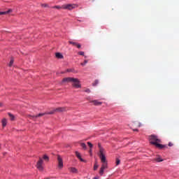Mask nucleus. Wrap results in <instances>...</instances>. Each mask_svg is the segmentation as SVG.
<instances>
[{
	"instance_id": "7",
	"label": "nucleus",
	"mask_w": 179,
	"mask_h": 179,
	"mask_svg": "<svg viewBox=\"0 0 179 179\" xmlns=\"http://www.w3.org/2000/svg\"><path fill=\"white\" fill-rule=\"evenodd\" d=\"M73 78L68 77V78H64L62 80V83H72L73 82Z\"/></svg>"
},
{
	"instance_id": "36",
	"label": "nucleus",
	"mask_w": 179,
	"mask_h": 179,
	"mask_svg": "<svg viewBox=\"0 0 179 179\" xmlns=\"http://www.w3.org/2000/svg\"><path fill=\"white\" fill-rule=\"evenodd\" d=\"M0 106H1V103H0Z\"/></svg>"
},
{
	"instance_id": "5",
	"label": "nucleus",
	"mask_w": 179,
	"mask_h": 179,
	"mask_svg": "<svg viewBox=\"0 0 179 179\" xmlns=\"http://www.w3.org/2000/svg\"><path fill=\"white\" fill-rule=\"evenodd\" d=\"M150 141L152 145H153V142H156L157 143L162 142V140H160L157 136L154 134L150 136Z\"/></svg>"
},
{
	"instance_id": "29",
	"label": "nucleus",
	"mask_w": 179,
	"mask_h": 179,
	"mask_svg": "<svg viewBox=\"0 0 179 179\" xmlns=\"http://www.w3.org/2000/svg\"><path fill=\"white\" fill-rule=\"evenodd\" d=\"M42 6L43 8H47V6H48V5L45 3V4H42Z\"/></svg>"
},
{
	"instance_id": "1",
	"label": "nucleus",
	"mask_w": 179,
	"mask_h": 179,
	"mask_svg": "<svg viewBox=\"0 0 179 179\" xmlns=\"http://www.w3.org/2000/svg\"><path fill=\"white\" fill-rule=\"evenodd\" d=\"M99 157L101 159V162L102 163L101 167L99 171L100 176H103L104 174V170L107 169V159L106 158V155H104V149H103L100 144H99Z\"/></svg>"
},
{
	"instance_id": "34",
	"label": "nucleus",
	"mask_w": 179,
	"mask_h": 179,
	"mask_svg": "<svg viewBox=\"0 0 179 179\" xmlns=\"http://www.w3.org/2000/svg\"><path fill=\"white\" fill-rule=\"evenodd\" d=\"M134 131H138V129H134Z\"/></svg>"
},
{
	"instance_id": "4",
	"label": "nucleus",
	"mask_w": 179,
	"mask_h": 179,
	"mask_svg": "<svg viewBox=\"0 0 179 179\" xmlns=\"http://www.w3.org/2000/svg\"><path fill=\"white\" fill-rule=\"evenodd\" d=\"M62 9H67L68 10H72V9H75V8H78V5L76 4H64L62 6Z\"/></svg>"
},
{
	"instance_id": "32",
	"label": "nucleus",
	"mask_w": 179,
	"mask_h": 179,
	"mask_svg": "<svg viewBox=\"0 0 179 179\" xmlns=\"http://www.w3.org/2000/svg\"><path fill=\"white\" fill-rule=\"evenodd\" d=\"M85 92H86L87 93H89V92H90V90H86Z\"/></svg>"
},
{
	"instance_id": "9",
	"label": "nucleus",
	"mask_w": 179,
	"mask_h": 179,
	"mask_svg": "<svg viewBox=\"0 0 179 179\" xmlns=\"http://www.w3.org/2000/svg\"><path fill=\"white\" fill-rule=\"evenodd\" d=\"M153 145H155L157 148H159V149H163L164 148H167V145L160 144L159 143L153 142Z\"/></svg>"
},
{
	"instance_id": "13",
	"label": "nucleus",
	"mask_w": 179,
	"mask_h": 179,
	"mask_svg": "<svg viewBox=\"0 0 179 179\" xmlns=\"http://www.w3.org/2000/svg\"><path fill=\"white\" fill-rule=\"evenodd\" d=\"M92 103H93L94 106H101L102 103L99 101H92Z\"/></svg>"
},
{
	"instance_id": "22",
	"label": "nucleus",
	"mask_w": 179,
	"mask_h": 179,
	"mask_svg": "<svg viewBox=\"0 0 179 179\" xmlns=\"http://www.w3.org/2000/svg\"><path fill=\"white\" fill-rule=\"evenodd\" d=\"M13 62H14L13 59H11L8 64V66H12V65H13Z\"/></svg>"
},
{
	"instance_id": "17",
	"label": "nucleus",
	"mask_w": 179,
	"mask_h": 179,
	"mask_svg": "<svg viewBox=\"0 0 179 179\" xmlns=\"http://www.w3.org/2000/svg\"><path fill=\"white\" fill-rule=\"evenodd\" d=\"M80 146L84 149V150H86V144H85V143H81Z\"/></svg>"
},
{
	"instance_id": "21",
	"label": "nucleus",
	"mask_w": 179,
	"mask_h": 179,
	"mask_svg": "<svg viewBox=\"0 0 179 179\" xmlns=\"http://www.w3.org/2000/svg\"><path fill=\"white\" fill-rule=\"evenodd\" d=\"M69 44H72V45H78V43L73 42V41H69Z\"/></svg>"
},
{
	"instance_id": "6",
	"label": "nucleus",
	"mask_w": 179,
	"mask_h": 179,
	"mask_svg": "<svg viewBox=\"0 0 179 179\" xmlns=\"http://www.w3.org/2000/svg\"><path fill=\"white\" fill-rule=\"evenodd\" d=\"M43 159L40 158L36 164V167L39 170V171H43Z\"/></svg>"
},
{
	"instance_id": "27",
	"label": "nucleus",
	"mask_w": 179,
	"mask_h": 179,
	"mask_svg": "<svg viewBox=\"0 0 179 179\" xmlns=\"http://www.w3.org/2000/svg\"><path fill=\"white\" fill-rule=\"evenodd\" d=\"M98 167H99V165L95 164L94 166V170H97Z\"/></svg>"
},
{
	"instance_id": "24",
	"label": "nucleus",
	"mask_w": 179,
	"mask_h": 179,
	"mask_svg": "<svg viewBox=\"0 0 179 179\" xmlns=\"http://www.w3.org/2000/svg\"><path fill=\"white\" fill-rule=\"evenodd\" d=\"M52 8L55 9H62V6L61 7L59 6H53Z\"/></svg>"
},
{
	"instance_id": "25",
	"label": "nucleus",
	"mask_w": 179,
	"mask_h": 179,
	"mask_svg": "<svg viewBox=\"0 0 179 179\" xmlns=\"http://www.w3.org/2000/svg\"><path fill=\"white\" fill-rule=\"evenodd\" d=\"M43 159H44V160H46L47 162H48V160H49L48 156L44 155V156H43Z\"/></svg>"
},
{
	"instance_id": "26",
	"label": "nucleus",
	"mask_w": 179,
	"mask_h": 179,
	"mask_svg": "<svg viewBox=\"0 0 179 179\" xmlns=\"http://www.w3.org/2000/svg\"><path fill=\"white\" fill-rule=\"evenodd\" d=\"M78 55H82V56L85 55V52H82V51L78 52Z\"/></svg>"
},
{
	"instance_id": "14",
	"label": "nucleus",
	"mask_w": 179,
	"mask_h": 179,
	"mask_svg": "<svg viewBox=\"0 0 179 179\" xmlns=\"http://www.w3.org/2000/svg\"><path fill=\"white\" fill-rule=\"evenodd\" d=\"M70 171L71 173H78V169H76V168L71 167V168H70Z\"/></svg>"
},
{
	"instance_id": "18",
	"label": "nucleus",
	"mask_w": 179,
	"mask_h": 179,
	"mask_svg": "<svg viewBox=\"0 0 179 179\" xmlns=\"http://www.w3.org/2000/svg\"><path fill=\"white\" fill-rule=\"evenodd\" d=\"M87 62H89V60H85L84 62L81 63L80 65L82 66H85L86 64H87Z\"/></svg>"
},
{
	"instance_id": "23",
	"label": "nucleus",
	"mask_w": 179,
	"mask_h": 179,
	"mask_svg": "<svg viewBox=\"0 0 179 179\" xmlns=\"http://www.w3.org/2000/svg\"><path fill=\"white\" fill-rule=\"evenodd\" d=\"M120 163H121V161L120 160V159L117 158L116 159V166H118L120 164Z\"/></svg>"
},
{
	"instance_id": "31",
	"label": "nucleus",
	"mask_w": 179,
	"mask_h": 179,
	"mask_svg": "<svg viewBox=\"0 0 179 179\" xmlns=\"http://www.w3.org/2000/svg\"><path fill=\"white\" fill-rule=\"evenodd\" d=\"M169 146H173V143H169Z\"/></svg>"
},
{
	"instance_id": "3",
	"label": "nucleus",
	"mask_w": 179,
	"mask_h": 179,
	"mask_svg": "<svg viewBox=\"0 0 179 179\" xmlns=\"http://www.w3.org/2000/svg\"><path fill=\"white\" fill-rule=\"evenodd\" d=\"M71 83L73 87H75V89H80V87H82L80 81L78 78H73V82Z\"/></svg>"
},
{
	"instance_id": "33",
	"label": "nucleus",
	"mask_w": 179,
	"mask_h": 179,
	"mask_svg": "<svg viewBox=\"0 0 179 179\" xmlns=\"http://www.w3.org/2000/svg\"><path fill=\"white\" fill-rule=\"evenodd\" d=\"M88 146H90V142H87Z\"/></svg>"
},
{
	"instance_id": "15",
	"label": "nucleus",
	"mask_w": 179,
	"mask_h": 179,
	"mask_svg": "<svg viewBox=\"0 0 179 179\" xmlns=\"http://www.w3.org/2000/svg\"><path fill=\"white\" fill-rule=\"evenodd\" d=\"M155 162H157V163H160V162H163V159H162L160 157H158L154 159Z\"/></svg>"
},
{
	"instance_id": "28",
	"label": "nucleus",
	"mask_w": 179,
	"mask_h": 179,
	"mask_svg": "<svg viewBox=\"0 0 179 179\" xmlns=\"http://www.w3.org/2000/svg\"><path fill=\"white\" fill-rule=\"evenodd\" d=\"M76 47H77V48H80L81 47L80 43H78Z\"/></svg>"
},
{
	"instance_id": "16",
	"label": "nucleus",
	"mask_w": 179,
	"mask_h": 179,
	"mask_svg": "<svg viewBox=\"0 0 179 179\" xmlns=\"http://www.w3.org/2000/svg\"><path fill=\"white\" fill-rule=\"evenodd\" d=\"M10 12H12L11 9L8 10V11L0 12V15H6L8 13H10Z\"/></svg>"
},
{
	"instance_id": "10",
	"label": "nucleus",
	"mask_w": 179,
	"mask_h": 179,
	"mask_svg": "<svg viewBox=\"0 0 179 179\" xmlns=\"http://www.w3.org/2000/svg\"><path fill=\"white\" fill-rule=\"evenodd\" d=\"M76 156L78 157V159H79V160H80V162H85V160H83L82 157L80 156V153H79V152H76Z\"/></svg>"
},
{
	"instance_id": "12",
	"label": "nucleus",
	"mask_w": 179,
	"mask_h": 179,
	"mask_svg": "<svg viewBox=\"0 0 179 179\" xmlns=\"http://www.w3.org/2000/svg\"><path fill=\"white\" fill-rule=\"evenodd\" d=\"M1 122H2V127L3 128H5V127H6V124H8V121L6 120V118H3L2 120H1Z\"/></svg>"
},
{
	"instance_id": "19",
	"label": "nucleus",
	"mask_w": 179,
	"mask_h": 179,
	"mask_svg": "<svg viewBox=\"0 0 179 179\" xmlns=\"http://www.w3.org/2000/svg\"><path fill=\"white\" fill-rule=\"evenodd\" d=\"M8 115H9L11 121H13V120H15V116L13 115H12L11 113H8Z\"/></svg>"
},
{
	"instance_id": "20",
	"label": "nucleus",
	"mask_w": 179,
	"mask_h": 179,
	"mask_svg": "<svg viewBox=\"0 0 179 179\" xmlns=\"http://www.w3.org/2000/svg\"><path fill=\"white\" fill-rule=\"evenodd\" d=\"M99 85V80H95L94 82L92 83V86H97Z\"/></svg>"
},
{
	"instance_id": "35",
	"label": "nucleus",
	"mask_w": 179,
	"mask_h": 179,
	"mask_svg": "<svg viewBox=\"0 0 179 179\" xmlns=\"http://www.w3.org/2000/svg\"><path fill=\"white\" fill-rule=\"evenodd\" d=\"M93 147V144H90V148H92Z\"/></svg>"
},
{
	"instance_id": "30",
	"label": "nucleus",
	"mask_w": 179,
	"mask_h": 179,
	"mask_svg": "<svg viewBox=\"0 0 179 179\" xmlns=\"http://www.w3.org/2000/svg\"><path fill=\"white\" fill-rule=\"evenodd\" d=\"M67 72H72V69H67Z\"/></svg>"
},
{
	"instance_id": "2",
	"label": "nucleus",
	"mask_w": 179,
	"mask_h": 179,
	"mask_svg": "<svg viewBox=\"0 0 179 179\" xmlns=\"http://www.w3.org/2000/svg\"><path fill=\"white\" fill-rule=\"evenodd\" d=\"M64 111H66V108H57L53 109L52 110L50 111L49 113H39L37 115L31 116L30 115H28L30 118H37L38 117H43V115H45L46 114H55V113H64Z\"/></svg>"
},
{
	"instance_id": "11",
	"label": "nucleus",
	"mask_w": 179,
	"mask_h": 179,
	"mask_svg": "<svg viewBox=\"0 0 179 179\" xmlns=\"http://www.w3.org/2000/svg\"><path fill=\"white\" fill-rule=\"evenodd\" d=\"M55 55H56V58H58L59 59H62V58H64V55H62V54L59 52H57Z\"/></svg>"
},
{
	"instance_id": "8",
	"label": "nucleus",
	"mask_w": 179,
	"mask_h": 179,
	"mask_svg": "<svg viewBox=\"0 0 179 179\" xmlns=\"http://www.w3.org/2000/svg\"><path fill=\"white\" fill-rule=\"evenodd\" d=\"M57 160H58V167H59V169H62V167H64V162L62 161V158L61 157V156L59 155L57 156Z\"/></svg>"
}]
</instances>
